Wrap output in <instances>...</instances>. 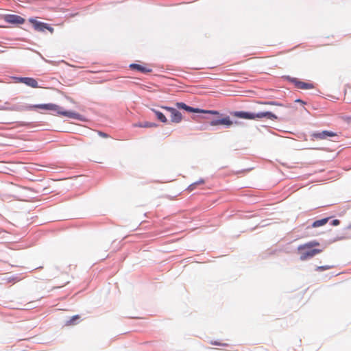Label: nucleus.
I'll return each mask as SVG.
<instances>
[{
    "mask_svg": "<svg viewBox=\"0 0 351 351\" xmlns=\"http://www.w3.org/2000/svg\"><path fill=\"white\" fill-rule=\"evenodd\" d=\"M232 114L235 117L250 120H262L263 119H266L274 121L278 119V117L269 111L260 112L257 113L243 111H236L234 112Z\"/></svg>",
    "mask_w": 351,
    "mask_h": 351,
    "instance_id": "1",
    "label": "nucleus"
},
{
    "mask_svg": "<svg viewBox=\"0 0 351 351\" xmlns=\"http://www.w3.org/2000/svg\"><path fill=\"white\" fill-rule=\"evenodd\" d=\"M29 108H39L47 110L55 111L57 112L58 114L62 115L71 119H78L80 117V114L78 113L72 111L64 110L60 106L53 104H37L31 106L29 107Z\"/></svg>",
    "mask_w": 351,
    "mask_h": 351,
    "instance_id": "2",
    "label": "nucleus"
},
{
    "mask_svg": "<svg viewBox=\"0 0 351 351\" xmlns=\"http://www.w3.org/2000/svg\"><path fill=\"white\" fill-rule=\"evenodd\" d=\"M297 250L300 254V258L301 261H306L322 252V250L312 249L311 247H304V249L300 250V245L298 247Z\"/></svg>",
    "mask_w": 351,
    "mask_h": 351,
    "instance_id": "3",
    "label": "nucleus"
},
{
    "mask_svg": "<svg viewBox=\"0 0 351 351\" xmlns=\"http://www.w3.org/2000/svg\"><path fill=\"white\" fill-rule=\"evenodd\" d=\"M209 124L211 126L223 125L226 127H230L233 124V122L228 116H226L220 119H213L209 122Z\"/></svg>",
    "mask_w": 351,
    "mask_h": 351,
    "instance_id": "4",
    "label": "nucleus"
},
{
    "mask_svg": "<svg viewBox=\"0 0 351 351\" xmlns=\"http://www.w3.org/2000/svg\"><path fill=\"white\" fill-rule=\"evenodd\" d=\"M162 108L171 112V121L174 123H180L182 119V116L180 112L171 107H162Z\"/></svg>",
    "mask_w": 351,
    "mask_h": 351,
    "instance_id": "5",
    "label": "nucleus"
},
{
    "mask_svg": "<svg viewBox=\"0 0 351 351\" xmlns=\"http://www.w3.org/2000/svg\"><path fill=\"white\" fill-rule=\"evenodd\" d=\"M0 19L5 22H25V21L21 16L15 14H3Z\"/></svg>",
    "mask_w": 351,
    "mask_h": 351,
    "instance_id": "6",
    "label": "nucleus"
},
{
    "mask_svg": "<svg viewBox=\"0 0 351 351\" xmlns=\"http://www.w3.org/2000/svg\"><path fill=\"white\" fill-rule=\"evenodd\" d=\"M18 82L21 83H23L28 86L32 88H37L38 87L37 81L32 77H19L18 79Z\"/></svg>",
    "mask_w": 351,
    "mask_h": 351,
    "instance_id": "7",
    "label": "nucleus"
},
{
    "mask_svg": "<svg viewBox=\"0 0 351 351\" xmlns=\"http://www.w3.org/2000/svg\"><path fill=\"white\" fill-rule=\"evenodd\" d=\"M293 83L296 88L302 90L313 89L314 85L312 83L304 82L298 80H294Z\"/></svg>",
    "mask_w": 351,
    "mask_h": 351,
    "instance_id": "8",
    "label": "nucleus"
},
{
    "mask_svg": "<svg viewBox=\"0 0 351 351\" xmlns=\"http://www.w3.org/2000/svg\"><path fill=\"white\" fill-rule=\"evenodd\" d=\"M32 27L38 32H45V29L49 30L50 32H53V29L48 26L47 23H32Z\"/></svg>",
    "mask_w": 351,
    "mask_h": 351,
    "instance_id": "9",
    "label": "nucleus"
},
{
    "mask_svg": "<svg viewBox=\"0 0 351 351\" xmlns=\"http://www.w3.org/2000/svg\"><path fill=\"white\" fill-rule=\"evenodd\" d=\"M176 106L178 108L184 109L190 112H197V113L200 112V109L192 108L191 106L186 105L184 103H182V102L177 103Z\"/></svg>",
    "mask_w": 351,
    "mask_h": 351,
    "instance_id": "10",
    "label": "nucleus"
},
{
    "mask_svg": "<svg viewBox=\"0 0 351 351\" xmlns=\"http://www.w3.org/2000/svg\"><path fill=\"white\" fill-rule=\"evenodd\" d=\"M130 68L133 70H137L143 73H149L152 71L151 69H148L145 66H142L141 64H131L130 65Z\"/></svg>",
    "mask_w": 351,
    "mask_h": 351,
    "instance_id": "11",
    "label": "nucleus"
},
{
    "mask_svg": "<svg viewBox=\"0 0 351 351\" xmlns=\"http://www.w3.org/2000/svg\"><path fill=\"white\" fill-rule=\"evenodd\" d=\"M329 220V217L324 218L319 220H316L312 223L313 228H317L326 225Z\"/></svg>",
    "mask_w": 351,
    "mask_h": 351,
    "instance_id": "12",
    "label": "nucleus"
},
{
    "mask_svg": "<svg viewBox=\"0 0 351 351\" xmlns=\"http://www.w3.org/2000/svg\"><path fill=\"white\" fill-rule=\"evenodd\" d=\"M319 245V243L316 241H309L306 243H304V244H302V245H300V250H302L304 249V247H315V246H318Z\"/></svg>",
    "mask_w": 351,
    "mask_h": 351,
    "instance_id": "13",
    "label": "nucleus"
},
{
    "mask_svg": "<svg viewBox=\"0 0 351 351\" xmlns=\"http://www.w3.org/2000/svg\"><path fill=\"white\" fill-rule=\"evenodd\" d=\"M153 111L154 112L157 119L159 121H160L162 123H166L167 121L166 117L161 112L156 110H153Z\"/></svg>",
    "mask_w": 351,
    "mask_h": 351,
    "instance_id": "14",
    "label": "nucleus"
},
{
    "mask_svg": "<svg viewBox=\"0 0 351 351\" xmlns=\"http://www.w3.org/2000/svg\"><path fill=\"white\" fill-rule=\"evenodd\" d=\"M204 179H200L198 181L194 182V183H192L191 184H190L188 187V190L189 191H193L194 189H196L197 186V185H200V184H204Z\"/></svg>",
    "mask_w": 351,
    "mask_h": 351,
    "instance_id": "15",
    "label": "nucleus"
},
{
    "mask_svg": "<svg viewBox=\"0 0 351 351\" xmlns=\"http://www.w3.org/2000/svg\"><path fill=\"white\" fill-rule=\"evenodd\" d=\"M80 317L78 315H74L70 318L66 323V326H73L77 324V321L80 319Z\"/></svg>",
    "mask_w": 351,
    "mask_h": 351,
    "instance_id": "16",
    "label": "nucleus"
},
{
    "mask_svg": "<svg viewBox=\"0 0 351 351\" xmlns=\"http://www.w3.org/2000/svg\"><path fill=\"white\" fill-rule=\"evenodd\" d=\"M134 126L140 127V128H153V127H156V124L154 123L146 121L143 123L136 124V125H134Z\"/></svg>",
    "mask_w": 351,
    "mask_h": 351,
    "instance_id": "17",
    "label": "nucleus"
},
{
    "mask_svg": "<svg viewBox=\"0 0 351 351\" xmlns=\"http://www.w3.org/2000/svg\"><path fill=\"white\" fill-rule=\"evenodd\" d=\"M313 136L317 139H326V138L324 131H322L321 132L314 133L313 134Z\"/></svg>",
    "mask_w": 351,
    "mask_h": 351,
    "instance_id": "18",
    "label": "nucleus"
},
{
    "mask_svg": "<svg viewBox=\"0 0 351 351\" xmlns=\"http://www.w3.org/2000/svg\"><path fill=\"white\" fill-rule=\"evenodd\" d=\"M199 113H205V114H210L214 115H219V112L217 110H200Z\"/></svg>",
    "mask_w": 351,
    "mask_h": 351,
    "instance_id": "19",
    "label": "nucleus"
},
{
    "mask_svg": "<svg viewBox=\"0 0 351 351\" xmlns=\"http://www.w3.org/2000/svg\"><path fill=\"white\" fill-rule=\"evenodd\" d=\"M324 132H325V135L326 136V138L328 137H333V136H337V134L333 132L327 131V130H324Z\"/></svg>",
    "mask_w": 351,
    "mask_h": 351,
    "instance_id": "20",
    "label": "nucleus"
},
{
    "mask_svg": "<svg viewBox=\"0 0 351 351\" xmlns=\"http://www.w3.org/2000/svg\"><path fill=\"white\" fill-rule=\"evenodd\" d=\"M261 104L271 105V106H282L281 104H278L276 101L261 102Z\"/></svg>",
    "mask_w": 351,
    "mask_h": 351,
    "instance_id": "21",
    "label": "nucleus"
},
{
    "mask_svg": "<svg viewBox=\"0 0 351 351\" xmlns=\"http://www.w3.org/2000/svg\"><path fill=\"white\" fill-rule=\"evenodd\" d=\"M99 135L103 138H108V135L106 134V133H104V132H98Z\"/></svg>",
    "mask_w": 351,
    "mask_h": 351,
    "instance_id": "22",
    "label": "nucleus"
},
{
    "mask_svg": "<svg viewBox=\"0 0 351 351\" xmlns=\"http://www.w3.org/2000/svg\"><path fill=\"white\" fill-rule=\"evenodd\" d=\"M340 221L338 219H334L332 221V226H338L339 224Z\"/></svg>",
    "mask_w": 351,
    "mask_h": 351,
    "instance_id": "23",
    "label": "nucleus"
},
{
    "mask_svg": "<svg viewBox=\"0 0 351 351\" xmlns=\"http://www.w3.org/2000/svg\"><path fill=\"white\" fill-rule=\"evenodd\" d=\"M212 344L215 345V346H227L226 343H218L217 341L213 342Z\"/></svg>",
    "mask_w": 351,
    "mask_h": 351,
    "instance_id": "24",
    "label": "nucleus"
},
{
    "mask_svg": "<svg viewBox=\"0 0 351 351\" xmlns=\"http://www.w3.org/2000/svg\"><path fill=\"white\" fill-rule=\"evenodd\" d=\"M29 22L33 23V22H38V21L36 19H30L29 20Z\"/></svg>",
    "mask_w": 351,
    "mask_h": 351,
    "instance_id": "25",
    "label": "nucleus"
},
{
    "mask_svg": "<svg viewBox=\"0 0 351 351\" xmlns=\"http://www.w3.org/2000/svg\"><path fill=\"white\" fill-rule=\"evenodd\" d=\"M296 101H298V102H299V103L302 102L300 99H298V100H296Z\"/></svg>",
    "mask_w": 351,
    "mask_h": 351,
    "instance_id": "26",
    "label": "nucleus"
},
{
    "mask_svg": "<svg viewBox=\"0 0 351 351\" xmlns=\"http://www.w3.org/2000/svg\"><path fill=\"white\" fill-rule=\"evenodd\" d=\"M0 27H5V26H3V25H0Z\"/></svg>",
    "mask_w": 351,
    "mask_h": 351,
    "instance_id": "27",
    "label": "nucleus"
}]
</instances>
